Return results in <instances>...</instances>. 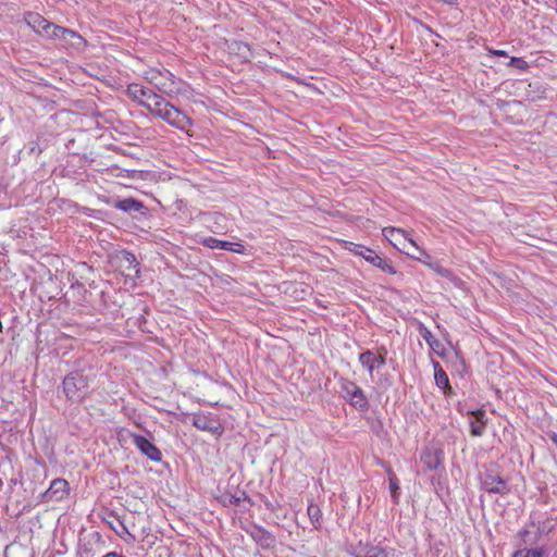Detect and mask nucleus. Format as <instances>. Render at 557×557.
I'll return each mask as SVG.
<instances>
[{
	"label": "nucleus",
	"instance_id": "nucleus-1",
	"mask_svg": "<svg viewBox=\"0 0 557 557\" xmlns=\"http://www.w3.org/2000/svg\"><path fill=\"white\" fill-rule=\"evenodd\" d=\"M193 425L200 431L208 432L215 438H219L224 433V426L222 425L218 416L212 413L199 412L193 416Z\"/></svg>",
	"mask_w": 557,
	"mask_h": 557
},
{
	"label": "nucleus",
	"instance_id": "nucleus-2",
	"mask_svg": "<svg viewBox=\"0 0 557 557\" xmlns=\"http://www.w3.org/2000/svg\"><path fill=\"white\" fill-rule=\"evenodd\" d=\"M355 246L352 251L355 253L361 256L366 261L371 263L373 267L381 269L383 272L389 274H397L396 269L384 258L377 255L374 250L370 248L362 247L361 245L352 244Z\"/></svg>",
	"mask_w": 557,
	"mask_h": 557
},
{
	"label": "nucleus",
	"instance_id": "nucleus-3",
	"mask_svg": "<svg viewBox=\"0 0 557 557\" xmlns=\"http://www.w3.org/2000/svg\"><path fill=\"white\" fill-rule=\"evenodd\" d=\"M159 117L169 123L171 126L182 131H186L193 125V120L171 103L168 104V108L163 110Z\"/></svg>",
	"mask_w": 557,
	"mask_h": 557
},
{
	"label": "nucleus",
	"instance_id": "nucleus-4",
	"mask_svg": "<svg viewBox=\"0 0 557 557\" xmlns=\"http://www.w3.org/2000/svg\"><path fill=\"white\" fill-rule=\"evenodd\" d=\"M481 486L487 493L506 494L508 492L506 481L495 469H486L481 478Z\"/></svg>",
	"mask_w": 557,
	"mask_h": 557
},
{
	"label": "nucleus",
	"instance_id": "nucleus-5",
	"mask_svg": "<svg viewBox=\"0 0 557 557\" xmlns=\"http://www.w3.org/2000/svg\"><path fill=\"white\" fill-rule=\"evenodd\" d=\"M54 33H52V39H58L63 42L64 46L81 49L86 46V40L76 32L57 25Z\"/></svg>",
	"mask_w": 557,
	"mask_h": 557
},
{
	"label": "nucleus",
	"instance_id": "nucleus-6",
	"mask_svg": "<svg viewBox=\"0 0 557 557\" xmlns=\"http://www.w3.org/2000/svg\"><path fill=\"white\" fill-rule=\"evenodd\" d=\"M25 21L36 33L47 38L52 37V33H54L55 24L46 20L42 15L35 12H29L25 16Z\"/></svg>",
	"mask_w": 557,
	"mask_h": 557
},
{
	"label": "nucleus",
	"instance_id": "nucleus-7",
	"mask_svg": "<svg viewBox=\"0 0 557 557\" xmlns=\"http://www.w3.org/2000/svg\"><path fill=\"white\" fill-rule=\"evenodd\" d=\"M116 260L120 269H122L123 272H126L127 276L139 277V262L133 252L123 249L116 255Z\"/></svg>",
	"mask_w": 557,
	"mask_h": 557
},
{
	"label": "nucleus",
	"instance_id": "nucleus-8",
	"mask_svg": "<svg viewBox=\"0 0 557 557\" xmlns=\"http://www.w3.org/2000/svg\"><path fill=\"white\" fill-rule=\"evenodd\" d=\"M69 495V482L65 479H54L49 488L42 494L46 502H60Z\"/></svg>",
	"mask_w": 557,
	"mask_h": 557
},
{
	"label": "nucleus",
	"instance_id": "nucleus-9",
	"mask_svg": "<svg viewBox=\"0 0 557 557\" xmlns=\"http://www.w3.org/2000/svg\"><path fill=\"white\" fill-rule=\"evenodd\" d=\"M408 243H409V245H410L411 247H413V248L419 252V255H420V256H416V255H413V253H410L409 251H406V253H407L408 256H410L411 258H413V259H416V260H419V261H422V262L426 263V264H428V265H429V267H430V268H431V269H432L436 274H438V275H440V276H442V277H446V278H448V280H450V281H453V280L455 278V276H454L453 272H451L449 269L442 267V265H441L440 263H437V262H428L426 260H422V258H421L422 256H423V257H425V259H428V260H430V259H431V257H430V255H428L424 250L420 249V248L416 245V243H414L412 239H409V242H408Z\"/></svg>",
	"mask_w": 557,
	"mask_h": 557
},
{
	"label": "nucleus",
	"instance_id": "nucleus-10",
	"mask_svg": "<svg viewBox=\"0 0 557 557\" xmlns=\"http://www.w3.org/2000/svg\"><path fill=\"white\" fill-rule=\"evenodd\" d=\"M246 532L261 548H271L275 545V536L260 525L252 524Z\"/></svg>",
	"mask_w": 557,
	"mask_h": 557
},
{
	"label": "nucleus",
	"instance_id": "nucleus-11",
	"mask_svg": "<svg viewBox=\"0 0 557 557\" xmlns=\"http://www.w3.org/2000/svg\"><path fill=\"white\" fill-rule=\"evenodd\" d=\"M341 394L357 409L364 410L368 407L367 398L358 385H342Z\"/></svg>",
	"mask_w": 557,
	"mask_h": 557
},
{
	"label": "nucleus",
	"instance_id": "nucleus-12",
	"mask_svg": "<svg viewBox=\"0 0 557 557\" xmlns=\"http://www.w3.org/2000/svg\"><path fill=\"white\" fill-rule=\"evenodd\" d=\"M394 555V549L388 547H381L372 544L359 543L355 547V557H391Z\"/></svg>",
	"mask_w": 557,
	"mask_h": 557
},
{
	"label": "nucleus",
	"instance_id": "nucleus-13",
	"mask_svg": "<svg viewBox=\"0 0 557 557\" xmlns=\"http://www.w3.org/2000/svg\"><path fill=\"white\" fill-rule=\"evenodd\" d=\"M126 94L133 101H136L144 108L146 103L153 100L157 95L152 89L146 88L139 84H129Z\"/></svg>",
	"mask_w": 557,
	"mask_h": 557
},
{
	"label": "nucleus",
	"instance_id": "nucleus-14",
	"mask_svg": "<svg viewBox=\"0 0 557 557\" xmlns=\"http://www.w3.org/2000/svg\"><path fill=\"white\" fill-rule=\"evenodd\" d=\"M420 461L426 470H436L443 461V451L434 446L425 447L421 451Z\"/></svg>",
	"mask_w": 557,
	"mask_h": 557
},
{
	"label": "nucleus",
	"instance_id": "nucleus-15",
	"mask_svg": "<svg viewBox=\"0 0 557 557\" xmlns=\"http://www.w3.org/2000/svg\"><path fill=\"white\" fill-rule=\"evenodd\" d=\"M133 442L135 446L150 460L160 461L162 459L160 449L145 436L134 435Z\"/></svg>",
	"mask_w": 557,
	"mask_h": 557
},
{
	"label": "nucleus",
	"instance_id": "nucleus-16",
	"mask_svg": "<svg viewBox=\"0 0 557 557\" xmlns=\"http://www.w3.org/2000/svg\"><path fill=\"white\" fill-rule=\"evenodd\" d=\"M112 206L115 209H119L127 213L138 212L141 215L147 214V208L145 207V205L133 197L116 199L112 202Z\"/></svg>",
	"mask_w": 557,
	"mask_h": 557
},
{
	"label": "nucleus",
	"instance_id": "nucleus-17",
	"mask_svg": "<svg viewBox=\"0 0 557 557\" xmlns=\"http://www.w3.org/2000/svg\"><path fill=\"white\" fill-rule=\"evenodd\" d=\"M359 361L363 368L372 372L374 369L385 364V354L374 352L372 350H366L360 354Z\"/></svg>",
	"mask_w": 557,
	"mask_h": 557
},
{
	"label": "nucleus",
	"instance_id": "nucleus-18",
	"mask_svg": "<svg viewBox=\"0 0 557 557\" xmlns=\"http://www.w3.org/2000/svg\"><path fill=\"white\" fill-rule=\"evenodd\" d=\"M95 379V373L92 369H89L88 373H85L84 369H76L67 373L62 383H87Z\"/></svg>",
	"mask_w": 557,
	"mask_h": 557
},
{
	"label": "nucleus",
	"instance_id": "nucleus-19",
	"mask_svg": "<svg viewBox=\"0 0 557 557\" xmlns=\"http://www.w3.org/2000/svg\"><path fill=\"white\" fill-rule=\"evenodd\" d=\"M57 394L59 396L63 394L72 401H81L85 396V392L78 385H62V387H58Z\"/></svg>",
	"mask_w": 557,
	"mask_h": 557
},
{
	"label": "nucleus",
	"instance_id": "nucleus-20",
	"mask_svg": "<svg viewBox=\"0 0 557 557\" xmlns=\"http://www.w3.org/2000/svg\"><path fill=\"white\" fill-rule=\"evenodd\" d=\"M230 49L238 55L244 62H249L252 58V51L250 46L244 41H234Z\"/></svg>",
	"mask_w": 557,
	"mask_h": 557
},
{
	"label": "nucleus",
	"instance_id": "nucleus-21",
	"mask_svg": "<svg viewBox=\"0 0 557 557\" xmlns=\"http://www.w3.org/2000/svg\"><path fill=\"white\" fill-rule=\"evenodd\" d=\"M169 103L162 96L157 94L153 100L146 103L145 108L159 117Z\"/></svg>",
	"mask_w": 557,
	"mask_h": 557
},
{
	"label": "nucleus",
	"instance_id": "nucleus-22",
	"mask_svg": "<svg viewBox=\"0 0 557 557\" xmlns=\"http://www.w3.org/2000/svg\"><path fill=\"white\" fill-rule=\"evenodd\" d=\"M308 517L314 529L321 528L322 512L318 505L310 504L307 509Z\"/></svg>",
	"mask_w": 557,
	"mask_h": 557
},
{
	"label": "nucleus",
	"instance_id": "nucleus-23",
	"mask_svg": "<svg viewBox=\"0 0 557 557\" xmlns=\"http://www.w3.org/2000/svg\"><path fill=\"white\" fill-rule=\"evenodd\" d=\"M203 245L211 249L228 250L231 247L230 242L221 240L215 237H208L203 239Z\"/></svg>",
	"mask_w": 557,
	"mask_h": 557
},
{
	"label": "nucleus",
	"instance_id": "nucleus-24",
	"mask_svg": "<svg viewBox=\"0 0 557 557\" xmlns=\"http://www.w3.org/2000/svg\"><path fill=\"white\" fill-rule=\"evenodd\" d=\"M387 473H388V481H389V490H391L393 499L395 502H397L399 485H398L396 474L392 471L391 468L387 469Z\"/></svg>",
	"mask_w": 557,
	"mask_h": 557
},
{
	"label": "nucleus",
	"instance_id": "nucleus-25",
	"mask_svg": "<svg viewBox=\"0 0 557 557\" xmlns=\"http://www.w3.org/2000/svg\"><path fill=\"white\" fill-rule=\"evenodd\" d=\"M435 383H449L448 375L442 369L438 362H434Z\"/></svg>",
	"mask_w": 557,
	"mask_h": 557
},
{
	"label": "nucleus",
	"instance_id": "nucleus-26",
	"mask_svg": "<svg viewBox=\"0 0 557 557\" xmlns=\"http://www.w3.org/2000/svg\"><path fill=\"white\" fill-rule=\"evenodd\" d=\"M419 333L421 337L430 345V347L434 348L435 337L433 336L432 332L422 323L419 325Z\"/></svg>",
	"mask_w": 557,
	"mask_h": 557
},
{
	"label": "nucleus",
	"instance_id": "nucleus-27",
	"mask_svg": "<svg viewBox=\"0 0 557 557\" xmlns=\"http://www.w3.org/2000/svg\"><path fill=\"white\" fill-rule=\"evenodd\" d=\"M508 66L516 67V69L524 71V70H527L529 67V64L522 58L511 57L510 61L508 63Z\"/></svg>",
	"mask_w": 557,
	"mask_h": 557
},
{
	"label": "nucleus",
	"instance_id": "nucleus-28",
	"mask_svg": "<svg viewBox=\"0 0 557 557\" xmlns=\"http://www.w3.org/2000/svg\"><path fill=\"white\" fill-rule=\"evenodd\" d=\"M383 234L394 246H396V244L393 243V238H395V235H404V231L391 226L383 228Z\"/></svg>",
	"mask_w": 557,
	"mask_h": 557
},
{
	"label": "nucleus",
	"instance_id": "nucleus-29",
	"mask_svg": "<svg viewBox=\"0 0 557 557\" xmlns=\"http://www.w3.org/2000/svg\"><path fill=\"white\" fill-rule=\"evenodd\" d=\"M230 245H231V247L228 248L227 251H233V252H237V253H244L245 246L243 244L230 242Z\"/></svg>",
	"mask_w": 557,
	"mask_h": 557
},
{
	"label": "nucleus",
	"instance_id": "nucleus-30",
	"mask_svg": "<svg viewBox=\"0 0 557 557\" xmlns=\"http://www.w3.org/2000/svg\"><path fill=\"white\" fill-rule=\"evenodd\" d=\"M521 552L525 557H542V552L539 549H527Z\"/></svg>",
	"mask_w": 557,
	"mask_h": 557
},
{
	"label": "nucleus",
	"instance_id": "nucleus-31",
	"mask_svg": "<svg viewBox=\"0 0 557 557\" xmlns=\"http://www.w3.org/2000/svg\"><path fill=\"white\" fill-rule=\"evenodd\" d=\"M483 433V426L482 425H479V424H475V423H471V434L474 435V436H480L482 435Z\"/></svg>",
	"mask_w": 557,
	"mask_h": 557
},
{
	"label": "nucleus",
	"instance_id": "nucleus-32",
	"mask_svg": "<svg viewBox=\"0 0 557 557\" xmlns=\"http://www.w3.org/2000/svg\"><path fill=\"white\" fill-rule=\"evenodd\" d=\"M546 436L556 445L557 447V433L554 431H547Z\"/></svg>",
	"mask_w": 557,
	"mask_h": 557
},
{
	"label": "nucleus",
	"instance_id": "nucleus-33",
	"mask_svg": "<svg viewBox=\"0 0 557 557\" xmlns=\"http://www.w3.org/2000/svg\"><path fill=\"white\" fill-rule=\"evenodd\" d=\"M242 502V498L239 496H231L228 499L230 505L238 506Z\"/></svg>",
	"mask_w": 557,
	"mask_h": 557
},
{
	"label": "nucleus",
	"instance_id": "nucleus-34",
	"mask_svg": "<svg viewBox=\"0 0 557 557\" xmlns=\"http://www.w3.org/2000/svg\"><path fill=\"white\" fill-rule=\"evenodd\" d=\"M490 53L495 57H507V52L504 50H490Z\"/></svg>",
	"mask_w": 557,
	"mask_h": 557
},
{
	"label": "nucleus",
	"instance_id": "nucleus-35",
	"mask_svg": "<svg viewBox=\"0 0 557 557\" xmlns=\"http://www.w3.org/2000/svg\"><path fill=\"white\" fill-rule=\"evenodd\" d=\"M442 389H443V393L448 395L451 393V385H448V384H445V385H438Z\"/></svg>",
	"mask_w": 557,
	"mask_h": 557
},
{
	"label": "nucleus",
	"instance_id": "nucleus-36",
	"mask_svg": "<svg viewBox=\"0 0 557 557\" xmlns=\"http://www.w3.org/2000/svg\"><path fill=\"white\" fill-rule=\"evenodd\" d=\"M103 557H124V556L120 555L115 552H110V553L106 554Z\"/></svg>",
	"mask_w": 557,
	"mask_h": 557
},
{
	"label": "nucleus",
	"instance_id": "nucleus-37",
	"mask_svg": "<svg viewBox=\"0 0 557 557\" xmlns=\"http://www.w3.org/2000/svg\"><path fill=\"white\" fill-rule=\"evenodd\" d=\"M513 557H525V556H523L522 552L518 550L513 554Z\"/></svg>",
	"mask_w": 557,
	"mask_h": 557
},
{
	"label": "nucleus",
	"instance_id": "nucleus-38",
	"mask_svg": "<svg viewBox=\"0 0 557 557\" xmlns=\"http://www.w3.org/2000/svg\"><path fill=\"white\" fill-rule=\"evenodd\" d=\"M440 347V342L435 338V342H434V348L433 349H436Z\"/></svg>",
	"mask_w": 557,
	"mask_h": 557
},
{
	"label": "nucleus",
	"instance_id": "nucleus-39",
	"mask_svg": "<svg viewBox=\"0 0 557 557\" xmlns=\"http://www.w3.org/2000/svg\"><path fill=\"white\" fill-rule=\"evenodd\" d=\"M2 332H3V324H2V322L0 321V333H2Z\"/></svg>",
	"mask_w": 557,
	"mask_h": 557
},
{
	"label": "nucleus",
	"instance_id": "nucleus-40",
	"mask_svg": "<svg viewBox=\"0 0 557 557\" xmlns=\"http://www.w3.org/2000/svg\"><path fill=\"white\" fill-rule=\"evenodd\" d=\"M8 332H12V335H14V330L12 327H9Z\"/></svg>",
	"mask_w": 557,
	"mask_h": 557
},
{
	"label": "nucleus",
	"instance_id": "nucleus-41",
	"mask_svg": "<svg viewBox=\"0 0 557 557\" xmlns=\"http://www.w3.org/2000/svg\"><path fill=\"white\" fill-rule=\"evenodd\" d=\"M244 497H243V500H249L248 497L245 495V493H243Z\"/></svg>",
	"mask_w": 557,
	"mask_h": 557
},
{
	"label": "nucleus",
	"instance_id": "nucleus-42",
	"mask_svg": "<svg viewBox=\"0 0 557 557\" xmlns=\"http://www.w3.org/2000/svg\"><path fill=\"white\" fill-rule=\"evenodd\" d=\"M123 530H124L128 535H131V534L128 533V531H127L126 527H124V525H123Z\"/></svg>",
	"mask_w": 557,
	"mask_h": 557
},
{
	"label": "nucleus",
	"instance_id": "nucleus-43",
	"mask_svg": "<svg viewBox=\"0 0 557 557\" xmlns=\"http://www.w3.org/2000/svg\"><path fill=\"white\" fill-rule=\"evenodd\" d=\"M2 485V481L0 480V486Z\"/></svg>",
	"mask_w": 557,
	"mask_h": 557
}]
</instances>
